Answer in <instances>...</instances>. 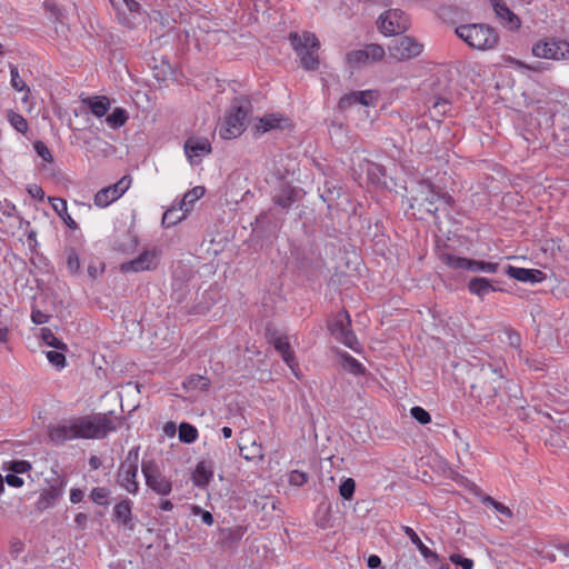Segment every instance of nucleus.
I'll use <instances>...</instances> for the list:
<instances>
[{
  "instance_id": "69168bd1",
  "label": "nucleus",
  "mask_w": 569,
  "mask_h": 569,
  "mask_svg": "<svg viewBox=\"0 0 569 569\" xmlns=\"http://www.w3.org/2000/svg\"><path fill=\"white\" fill-rule=\"evenodd\" d=\"M31 320L36 325H42L48 322L49 316L47 313H43L39 309L33 308L31 311Z\"/></svg>"
},
{
  "instance_id": "e2e57ef3",
  "label": "nucleus",
  "mask_w": 569,
  "mask_h": 569,
  "mask_svg": "<svg viewBox=\"0 0 569 569\" xmlns=\"http://www.w3.org/2000/svg\"><path fill=\"white\" fill-rule=\"evenodd\" d=\"M30 468V462L26 460H14L11 462V470L16 473L27 472Z\"/></svg>"
},
{
  "instance_id": "6e6552de",
  "label": "nucleus",
  "mask_w": 569,
  "mask_h": 569,
  "mask_svg": "<svg viewBox=\"0 0 569 569\" xmlns=\"http://www.w3.org/2000/svg\"><path fill=\"white\" fill-rule=\"evenodd\" d=\"M141 470L146 485L160 496H168L172 491V481L162 475L154 459H143Z\"/></svg>"
},
{
  "instance_id": "bb28decb",
  "label": "nucleus",
  "mask_w": 569,
  "mask_h": 569,
  "mask_svg": "<svg viewBox=\"0 0 569 569\" xmlns=\"http://www.w3.org/2000/svg\"><path fill=\"white\" fill-rule=\"evenodd\" d=\"M420 193L422 200L428 204H435L439 200L441 188L428 179L419 181Z\"/></svg>"
},
{
  "instance_id": "9b49d317",
  "label": "nucleus",
  "mask_w": 569,
  "mask_h": 569,
  "mask_svg": "<svg viewBox=\"0 0 569 569\" xmlns=\"http://www.w3.org/2000/svg\"><path fill=\"white\" fill-rule=\"evenodd\" d=\"M532 54L545 59H569V42L555 38L538 41L532 47Z\"/></svg>"
},
{
  "instance_id": "a18cd8bd",
  "label": "nucleus",
  "mask_w": 569,
  "mask_h": 569,
  "mask_svg": "<svg viewBox=\"0 0 569 569\" xmlns=\"http://www.w3.org/2000/svg\"><path fill=\"white\" fill-rule=\"evenodd\" d=\"M365 50L370 62L381 61L386 54L383 47L378 43H370Z\"/></svg>"
},
{
  "instance_id": "c756f323",
  "label": "nucleus",
  "mask_w": 569,
  "mask_h": 569,
  "mask_svg": "<svg viewBox=\"0 0 569 569\" xmlns=\"http://www.w3.org/2000/svg\"><path fill=\"white\" fill-rule=\"evenodd\" d=\"M130 468H124L122 470V476L118 477L119 483L126 488L128 492L136 495L139 490V483L136 480L138 472L130 473Z\"/></svg>"
},
{
  "instance_id": "3c124183",
  "label": "nucleus",
  "mask_w": 569,
  "mask_h": 569,
  "mask_svg": "<svg viewBox=\"0 0 569 569\" xmlns=\"http://www.w3.org/2000/svg\"><path fill=\"white\" fill-rule=\"evenodd\" d=\"M109 495L108 489L106 488H93L90 493V498L96 502L97 505L108 506L109 502L106 500Z\"/></svg>"
},
{
  "instance_id": "4be33fe9",
  "label": "nucleus",
  "mask_w": 569,
  "mask_h": 569,
  "mask_svg": "<svg viewBox=\"0 0 569 569\" xmlns=\"http://www.w3.org/2000/svg\"><path fill=\"white\" fill-rule=\"evenodd\" d=\"M213 478V463L212 461L201 460L196 466L192 472V482L196 487L204 488Z\"/></svg>"
},
{
  "instance_id": "49530a36",
  "label": "nucleus",
  "mask_w": 569,
  "mask_h": 569,
  "mask_svg": "<svg viewBox=\"0 0 569 569\" xmlns=\"http://www.w3.org/2000/svg\"><path fill=\"white\" fill-rule=\"evenodd\" d=\"M348 370L353 375H363L366 371V368L353 357H351L348 353L342 355Z\"/></svg>"
},
{
  "instance_id": "20e7f679",
  "label": "nucleus",
  "mask_w": 569,
  "mask_h": 569,
  "mask_svg": "<svg viewBox=\"0 0 569 569\" xmlns=\"http://www.w3.org/2000/svg\"><path fill=\"white\" fill-rule=\"evenodd\" d=\"M252 111L251 101L247 97L232 100L229 111L221 123L219 134L222 139H234L244 131V122Z\"/></svg>"
},
{
  "instance_id": "2eb2a0df",
  "label": "nucleus",
  "mask_w": 569,
  "mask_h": 569,
  "mask_svg": "<svg viewBox=\"0 0 569 569\" xmlns=\"http://www.w3.org/2000/svg\"><path fill=\"white\" fill-rule=\"evenodd\" d=\"M159 263L158 252L156 249L144 250L136 259L121 263L122 272H139L144 270H153Z\"/></svg>"
},
{
  "instance_id": "ea45409f",
  "label": "nucleus",
  "mask_w": 569,
  "mask_h": 569,
  "mask_svg": "<svg viewBox=\"0 0 569 569\" xmlns=\"http://www.w3.org/2000/svg\"><path fill=\"white\" fill-rule=\"evenodd\" d=\"M8 120L10 124L20 133H26L29 129L28 121L20 114L12 110L8 112Z\"/></svg>"
},
{
  "instance_id": "f257e3e1",
  "label": "nucleus",
  "mask_w": 569,
  "mask_h": 569,
  "mask_svg": "<svg viewBox=\"0 0 569 569\" xmlns=\"http://www.w3.org/2000/svg\"><path fill=\"white\" fill-rule=\"evenodd\" d=\"M124 418L116 416L113 411L93 413L91 416L73 419L70 425H58L50 429V439L63 443L70 439H102L109 432L117 430Z\"/></svg>"
},
{
  "instance_id": "ddd939ff",
  "label": "nucleus",
  "mask_w": 569,
  "mask_h": 569,
  "mask_svg": "<svg viewBox=\"0 0 569 569\" xmlns=\"http://www.w3.org/2000/svg\"><path fill=\"white\" fill-rule=\"evenodd\" d=\"M67 478L54 472V477L49 480V488L42 490L36 503V509L40 512L53 507L63 493L67 486Z\"/></svg>"
},
{
  "instance_id": "b1692460",
  "label": "nucleus",
  "mask_w": 569,
  "mask_h": 569,
  "mask_svg": "<svg viewBox=\"0 0 569 569\" xmlns=\"http://www.w3.org/2000/svg\"><path fill=\"white\" fill-rule=\"evenodd\" d=\"M402 530L405 532V535L411 540V542L418 548V550L420 551V553L422 555V557L428 561V562H438L440 561V557L438 553H436L435 551L430 550L422 541L421 539L419 538V536L416 533V531L408 527V526H403L402 527Z\"/></svg>"
},
{
  "instance_id": "58836bf2",
  "label": "nucleus",
  "mask_w": 569,
  "mask_h": 569,
  "mask_svg": "<svg viewBox=\"0 0 569 569\" xmlns=\"http://www.w3.org/2000/svg\"><path fill=\"white\" fill-rule=\"evenodd\" d=\"M316 525L321 529H328L333 526L330 506H327L323 510L322 506H319Z\"/></svg>"
},
{
  "instance_id": "7ed1b4c3",
  "label": "nucleus",
  "mask_w": 569,
  "mask_h": 569,
  "mask_svg": "<svg viewBox=\"0 0 569 569\" xmlns=\"http://www.w3.org/2000/svg\"><path fill=\"white\" fill-rule=\"evenodd\" d=\"M455 33L476 50H492L499 43L497 30L487 23L461 24L455 29Z\"/></svg>"
},
{
  "instance_id": "0eeeda50",
  "label": "nucleus",
  "mask_w": 569,
  "mask_h": 569,
  "mask_svg": "<svg viewBox=\"0 0 569 569\" xmlns=\"http://www.w3.org/2000/svg\"><path fill=\"white\" fill-rule=\"evenodd\" d=\"M328 329L338 341L353 351H359V341L351 329V318L347 310L339 311L329 321Z\"/></svg>"
},
{
  "instance_id": "052dcab7",
  "label": "nucleus",
  "mask_w": 569,
  "mask_h": 569,
  "mask_svg": "<svg viewBox=\"0 0 569 569\" xmlns=\"http://www.w3.org/2000/svg\"><path fill=\"white\" fill-rule=\"evenodd\" d=\"M153 69H154L153 77L158 81H164L167 79V76L171 72V67L167 62H163L161 67L154 66Z\"/></svg>"
},
{
  "instance_id": "4d7b16f0",
  "label": "nucleus",
  "mask_w": 569,
  "mask_h": 569,
  "mask_svg": "<svg viewBox=\"0 0 569 569\" xmlns=\"http://www.w3.org/2000/svg\"><path fill=\"white\" fill-rule=\"evenodd\" d=\"M356 104H357V101H355V97H353L352 91H351L349 93L343 94L339 99L338 109L343 112V111H347L348 109H350L352 106H356Z\"/></svg>"
},
{
  "instance_id": "0e129e2a",
  "label": "nucleus",
  "mask_w": 569,
  "mask_h": 569,
  "mask_svg": "<svg viewBox=\"0 0 569 569\" xmlns=\"http://www.w3.org/2000/svg\"><path fill=\"white\" fill-rule=\"evenodd\" d=\"M273 346L277 351L280 353H283L288 349H290V343L287 339V337H277L273 339Z\"/></svg>"
},
{
  "instance_id": "423d86ee",
  "label": "nucleus",
  "mask_w": 569,
  "mask_h": 569,
  "mask_svg": "<svg viewBox=\"0 0 569 569\" xmlns=\"http://www.w3.org/2000/svg\"><path fill=\"white\" fill-rule=\"evenodd\" d=\"M439 259L451 269H461L471 272L496 273L500 267L498 262L458 257L450 252H440Z\"/></svg>"
},
{
  "instance_id": "393cba45",
  "label": "nucleus",
  "mask_w": 569,
  "mask_h": 569,
  "mask_svg": "<svg viewBox=\"0 0 569 569\" xmlns=\"http://www.w3.org/2000/svg\"><path fill=\"white\" fill-rule=\"evenodd\" d=\"M49 202L52 206V209L62 219V221L72 230H77L78 223L71 218L68 213L67 201L62 198L50 197Z\"/></svg>"
},
{
  "instance_id": "864d4df0",
  "label": "nucleus",
  "mask_w": 569,
  "mask_h": 569,
  "mask_svg": "<svg viewBox=\"0 0 569 569\" xmlns=\"http://www.w3.org/2000/svg\"><path fill=\"white\" fill-rule=\"evenodd\" d=\"M449 560L453 565L460 566L462 569H473V560L470 558H465L459 553L450 555Z\"/></svg>"
},
{
  "instance_id": "a878e982",
  "label": "nucleus",
  "mask_w": 569,
  "mask_h": 569,
  "mask_svg": "<svg viewBox=\"0 0 569 569\" xmlns=\"http://www.w3.org/2000/svg\"><path fill=\"white\" fill-rule=\"evenodd\" d=\"M83 103L98 118L106 116L110 109V101L106 96L89 97L83 100Z\"/></svg>"
},
{
  "instance_id": "5701e85b",
  "label": "nucleus",
  "mask_w": 569,
  "mask_h": 569,
  "mask_svg": "<svg viewBox=\"0 0 569 569\" xmlns=\"http://www.w3.org/2000/svg\"><path fill=\"white\" fill-rule=\"evenodd\" d=\"M492 282L493 281L485 277H473L469 280L467 287L471 295L483 299V297L490 292L502 291V289L495 287Z\"/></svg>"
},
{
  "instance_id": "7c9ffc66",
  "label": "nucleus",
  "mask_w": 569,
  "mask_h": 569,
  "mask_svg": "<svg viewBox=\"0 0 569 569\" xmlns=\"http://www.w3.org/2000/svg\"><path fill=\"white\" fill-rule=\"evenodd\" d=\"M209 386H210V380L207 377H203L200 375L189 376L183 381V388L187 390L204 391V390H208Z\"/></svg>"
},
{
  "instance_id": "bf43d9fd",
  "label": "nucleus",
  "mask_w": 569,
  "mask_h": 569,
  "mask_svg": "<svg viewBox=\"0 0 569 569\" xmlns=\"http://www.w3.org/2000/svg\"><path fill=\"white\" fill-rule=\"evenodd\" d=\"M506 335L508 338V345L511 348L519 349L521 345V336L513 330L512 328L506 329Z\"/></svg>"
},
{
  "instance_id": "a19ab883",
  "label": "nucleus",
  "mask_w": 569,
  "mask_h": 569,
  "mask_svg": "<svg viewBox=\"0 0 569 569\" xmlns=\"http://www.w3.org/2000/svg\"><path fill=\"white\" fill-rule=\"evenodd\" d=\"M179 208L168 209L162 216V226L169 228L176 226L179 221H181L187 213L183 212L182 214L179 216Z\"/></svg>"
},
{
  "instance_id": "f3484780",
  "label": "nucleus",
  "mask_w": 569,
  "mask_h": 569,
  "mask_svg": "<svg viewBox=\"0 0 569 569\" xmlns=\"http://www.w3.org/2000/svg\"><path fill=\"white\" fill-rule=\"evenodd\" d=\"M184 152L192 164H198L201 157L211 152V144L207 138L190 137L184 142Z\"/></svg>"
},
{
  "instance_id": "e433bc0d",
  "label": "nucleus",
  "mask_w": 569,
  "mask_h": 569,
  "mask_svg": "<svg viewBox=\"0 0 569 569\" xmlns=\"http://www.w3.org/2000/svg\"><path fill=\"white\" fill-rule=\"evenodd\" d=\"M352 94L357 104L366 107L373 106L378 98L377 92L373 90L352 91Z\"/></svg>"
},
{
  "instance_id": "8fccbe9b",
  "label": "nucleus",
  "mask_w": 569,
  "mask_h": 569,
  "mask_svg": "<svg viewBox=\"0 0 569 569\" xmlns=\"http://www.w3.org/2000/svg\"><path fill=\"white\" fill-rule=\"evenodd\" d=\"M411 417L421 425H427L431 421L430 413L422 407L416 406L410 410Z\"/></svg>"
},
{
  "instance_id": "c85d7f7f",
  "label": "nucleus",
  "mask_w": 569,
  "mask_h": 569,
  "mask_svg": "<svg viewBox=\"0 0 569 569\" xmlns=\"http://www.w3.org/2000/svg\"><path fill=\"white\" fill-rule=\"evenodd\" d=\"M138 244L137 237L130 232H124L122 239H117L113 243V249L122 252H132Z\"/></svg>"
},
{
  "instance_id": "f03ea898",
  "label": "nucleus",
  "mask_w": 569,
  "mask_h": 569,
  "mask_svg": "<svg viewBox=\"0 0 569 569\" xmlns=\"http://www.w3.org/2000/svg\"><path fill=\"white\" fill-rule=\"evenodd\" d=\"M506 366L482 365L480 376L470 387V396L478 402H489L500 389V381L505 377Z\"/></svg>"
},
{
  "instance_id": "72a5a7b5",
  "label": "nucleus",
  "mask_w": 569,
  "mask_h": 569,
  "mask_svg": "<svg viewBox=\"0 0 569 569\" xmlns=\"http://www.w3.org/2000/svg\"><path fill=\"white\" fill-rule=\"evenodd\" d=\"M128 120V112L123 108H116L107 114L106 122L113 129L122 127Z\"/></svg>"
},
{
  "instance_id": "680f3d73",
  "label": "nucleus",
  "mask_w": 569,
  "mask_h": 569,
  "mask_svg": "<svg viewBox=\"0 0 569 569\" xmlns=\"http://www.w3.org/2000/svg\"><path fill=\"white\" fill-rule=\"evenodd\" d=\"M24 549V543L19 538H12L9 546V553L17 558Z\"/></svg>"
},
{
  "instance_id": "39448f33",
  "label": "nucleus",
  "mask_w": 569,
  "mask_h": 569,
  "mask_svg": "<svg viewBox=\"0 0 569 569\" xmlns=\"http://www.w3.org/2000/svg\"><path fill=\"white\" fill-rule=\"evenodd\" d=\"M289 40L300 58L302 68L309 71L318 69V50L320 48V42L316 34L308 31H305L302 36L297 32H291L289 34Z\"/></svg>"
},
{
  "instance_id": "1a4fd4ad",
  "label": "nucleus",
  "mask_w": 569,
  "mask_h": 569,
  "mask_svg": "<svg viewBox=\"0 0 569 569\" xmlns=\"http://www.w3.org/2000/svg\"><path fill=\"white\" fill-rule=\"evenodd\" d=\"M379 30L385 36L403 33L410 28L409 16L401 9H389L378 19Z\"/></svg>"
},
{
  "instance_id": "09e8293b",
  "label": "nucleus",
  "mask_w": 569,
  "mask_h": 569,
  "mask_svg": "<svg viewBox=\"0 0 569 569\" xmlns=\"http://www.w3.org/2000/svg\"><path fill=\"white\" fill-rule=\"evenodd\" d=\"M37 154L46 162H53V156L44 142L37 140L33 142Z\"/></svg>"
},
{
  "instance_id": "a211bd4d",
  "label": "nucleus",
  "mask_w": 569,
  "mask_h": 569,
  "mask_svg": "<svg viewBox=\"0 0 569 569\" xmlns=\"http://www.w3.org/2000/svg\"><path fill=\"white\" fill-rule=\"evenodd\" d=\"M505 273L520 282L538 283L546 279V274L539 269H526L508 264Z\"/></svg>"
},
{
  "instance_id": "f8f14e48",
  "label": "nucleus",
  "mask_w": 569,
  "mask_h": 569,
  "mask_svg": "<svg viewBox=\"0 0 569 569\" xmlns=\"http://www.w3.org/2000/svg\"><path fill=\"white\" fill-rule=\"evenodd\" d=\"M423 46L415 38L409 36H401L391 41L388 46L390 57L398 61H405L418 57L422 51Z\"/></svg>"
},
{
  "instance_id": "603ef678",
  "label": "nucleus",
  "mask_w": 569,
  "mask_h": 569,
  "mask_svg": "<svg viewBox=\"0 0 569 569\" xmlns=\"http://www.w3.org/2000/svg\"><path fill=\"white\" fill-rule=\"evenodd\" d=\"M47 359L51 365H53L58 369L63 368L66 366V356L58 350L48 351Z\"/></svg>"
},
{
  "instance_id": "4c0bfd02",
  "label": "nucleus",
  "mask_w": 569,
  "mask_h": 569,
  "mask_svg": "<svg viewBox=\"0 0 569 569\" xmlns=\"http://www.w3.org/2000/svg\"><path fill=\"white\" fill-rule=\"evenodd\" d=\"M41 338L47 346L53 347L57 350L67 349V345L58 339L49 328L41 329Z\"/></svg>"
},
{
  "instance_id": "473e14b6",
  "label": "nucleus",
  "mask_w": 569,
  "mask_h": 569,
  "mask_svg": "<svg viewBox=\"0 0 569 569\" xmlns=\"http://www.w3.org/2000/svg\"><path fill=\"white\" fill-rule=\"evenodd\" d=\"M198 439L197 428L189 422H181L179 426V440L183 443H193Z\"/></svg>"
},
{
  "instance_id": "dca6fc26",
  "label": "nucleus",
  "mask_w": 569,
  "mask_h": 569,
  "mask_svg": "<svg viewBox=\"0 0 569 569\" xmlns=\"http://www.w3.org/2000/svg\"><path fill=\"white\" fill-rule=\"evenodd\" d=\"M297 268L307 277H313L319 273L325 263L321 254L316 250H303L296 259Z\"/></svg>"
},
{
  "instance_id": "774afa93",
  "label": "nucleus",
  "mask_w": 569,
  "mask_h": 569,
  "mask_svg": "<svg viewBox=\"0 0 569 569\" xmlns=\"http://www.w3.org/2000/svg\"><path fill=\"white\" fill-rule=\"evenodd\" d=\"M29 194L38 200H43L44 198V191L43 189L38 184H32L28 188Z\"/></svg>"
},
{
  "instance_id": "c03bdc74",
  "label": "nucleus",
  "mask_w": 569,
  "mask_h": 569,
  "mask_svg": "<svg viewBox=\"0 0 569 569\" xmlns=\"http://www.w3.org/2000/svg\"><path fill=\"white\" fill-rule=\"evenodd\" d=\"M356 490V481L352 478H346L339 486V493L345 500H351Z\"/></svg>"
},
{
  "instance_id": "de8ad7c7",
  "label": "nucleus",
  "mask_w": 569,
  "mask_h": 569,
  "mask_svg": "<svg viewBox=\"0 0 569 569\" xmlns=\"http://www.w3.org/2000/svg\"><path fill=\"white\" fill-rule=\"evenodd\" d=\"M482 502L485 505H490L492 506L498 512H500L501 515L508 517V518H511L512 517V511L510 510V508H508L507 506H505L503 503L495 500L492 497L490 496H485L482 498Z\"/></svg>"
},
{
  "instance_id": "f704fd0d",
  "label": "nucleus",
  "mask_w": 569,
  "mask_h": 569,
  "mask_svg": "<svg viewBox=\"0 0 569 569\" xmlns=\"http://www.w3.org/2000/svg\"><path fill=\"white\" fill-rule=\"evenodd\" d=\"M346 60L351 68H359L370 62L365 49L348 52L346 54Z\"/></svg>"
},
{
  "instance_id": "6ab92c4d",
  "label": "nucleus",
  "mask_w": 569,
  "mask_h": 569,
  "mask_svg": "<svg viewBox=\"0 0 569 569\" xmlns=\"http://www.w3.org/2000/svg\"><path fill=\"white\" fill-rule=\"evenodd\" d=\"M289 126V119L276 113H269L259 118L258 122L253 127V134L260 136L273 129H283Z\"/></svg>"
},
{
  "instance_id": "c9c22d12",
  "label": "nucleus",
  "mask_w": 569,
  "mask_h": 569,
  "mask_svg": "<svg viewBox=\"0 0 569 569\" xmlns=\"http://www.w3.org/2000/svg\"><path fill=\"white\" fill-rule=\"evenodd\" d=\"M10 73H11V86L17 91H24L26 92V94L23 97V100L26 101L28 99V97H29V93H30L29 87L21 79V77L19 74V71H18V68L16 66H13V64L10 66Z\"/></svg>"
},
{
  "instance_id": "37998d69",
  "label": "nucleus",
  "mask_w": 569,
  "mask_h": 569,
  "mask_svg": "<svg viewBox=\"0 0 569 569\" xmlns=\"http://www.w3.org/2000/svg\"><path fill=\"white\" fill-rule=\"evenodd\" d=\"M240 455L246 460H253L254 458H262L263 457V450L261 445H257L253 442L249 448L239 446Z\"/></svg>"
},
{
  "instance_id": "13d9d810",
  "label": "nucleus",
  "mask_w": 569,
  "mask_h": 569,
  "mask_svg": "<svg viewBox=\"0 0 569 569\" xmlns=\"http://www.w3.org/2000/svg\"><path fill=\"white\" fill-rule=\"evenodd\" d=\"M192 513L196 516L199 515L201 517L202 522L208 526H211L214 522L213 515L208 510H203L199 506L192 507Z\"/></svg>"
},
{
  "instance_id": "79ce46f5",
  "label": "nucleus",
  "mask_w": 569,
  "mask_h": 569,
  "mask_svg": "<svg viewBox=\"0 0 569 569\" xmlns=\"http://www.w3.org/2000/svg\"><path fill=\"white\" fill-rule=\"evenodd\" d=\"M67 268L71 274H76L80 269L79 256L74 248L69 247L66 249Z\"/></svg>"
},
{
  "instance_id": "aec40b11",
  "label": "nucleus",
  "mask_w": 569,
  "mask_h": 569,
  "mask_svg": "<svg viewBox=\"0 0 569 569\" xmlns=\"http://www.w3.org/2000/svg\"><path fill=\"white\" fill-rule=\"evenodd\" d=\"M112 521L122 525L129 530L134 529L132 501L130 499H123L114 506Z\"/></svg>"
},
{
  "instance_id": "cd10ccee",
  "label": "nucleus",
  "mask_w": 569,
  "mask_h": 569,
  "mask_svg": "<svg viewBox=\"0 0 569 569\" xmlns=\"http://www.w3.org/2000/svg\"><path fill=\"white\" fill-rule=\"evenodd\" d=\"M204 194V188L201 186H197L184 193L180 204L179 210H183L184 213H188L192 207L193 203L200 199Z\"/></svg>"
},
{
  "instance_id": "5fc2aeb1",
  "label": "nucleus",
  "mask_w": 569,
  "mask_h": 569,
  "mask_svg": "<svg viewBox=\"0 0 569 569\" xmlns=\"http://www.w3.org/2000/svg\"><path fill=\"white\" fill-rule=\"evenodd\" d=\"M308 473L303 472V471H299V470H292L290 473H289V482L290 485L292 486H302L305 485L307 481H308Z\"/></svg>"
},
{
  "instance_id": "9d476101",
  "label": "nucleus",
  "mask_w": 569,
  "mask_h": 569,
  "mask_svg": "<svg viewBox=\"0 0 569 569\" xmlns=\"http://www.w3.org/2000/svg\"><path fill=\"white\" fill-rule=\"evenodd\" d=\"M305 193L302 188L282 181L274 190L271 200L277 208L287 213L296 202L303 198Z\"/></svg>"
},
{
  "instance_id": "2f4dec72",
  "label": "nucleus",
  "mask_w": 569,
  "mask_h": 569,
  "mask_svg": "<svg viewBox=\"0 0 569 569\" xmlns=\"http://www.w3.org/2000/svg\"><path fill=\"white\" fill-rule=\"evenodd\" d=\"M139 450V446H136L129 450L126 460L121 463L119 468L118 477L122 476V470L124 468H130V473L138 472Z\"/></svg>"
},
{
  "instance_id": "412c9836",
  "label": "nucleus",
  "mask_w": 569,
  "mask_h": 569,
  "mask_svg": "<svg viewBox=\"0 0 569 569\" xmlns=\"http://www.w3.org/2000/svg\"><path fill=\"white\" fill-rule=\"evenodd\" d=\"M490 2L493 7L496 16L510 30H515L520 27V19L508 8L503 0H490Z\"/></svg>"
},
{
  "instance_id": "338daca9",
  "label": "nucleus",
  "mask_w": 569,
  "mask_h": 569,
  "mask_svg": "<svg viewBox=\"0 0 569 569\" xmlns=\"http://www.w3.org/2000/svg\"><path fill=\"white\" fill-rule=\"evenodd\" d=\"M6 482L10 487L19 488L23 485V479L21 477H19L16 472H13V473H8L6 476Z\"/></svg>"
},
{
  "instance_id": "4468645a",
  "label": "nucleus",
  "mask_w": 569,
  "mask_h": 569,
  "mask_svg": "<svg viewBox=\"0 0 569 569\" xmlns=\"http://www.w3.org/2000/svg\"><path fill=\"white\" fill-rule=\"evenodd\" d=\"M131 177L123 176L118 182L99 190L93 198V202L99 208H106L118 200L130 187Z\"/></svg>"
},
{
  "instance_id": "6e6d98bb",
  "label": "nucleus",
  "mask_w": 569,
  "mask_h": 569,
  "mask_svg": "<svg viewBox=\"0 0 569 569\" xmlns=\"http://www.w3.org/2000/svg\"><path fill=\"white\" fill-rule=\"evenodd\" d=\"M323 192L320 194L321 199L328 203V208L331 207V203L339 197L340 192L336 190L335 187H329L328 183L325 186Z\"/></svg>"
}]
</instances>
